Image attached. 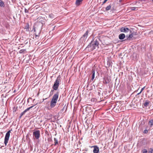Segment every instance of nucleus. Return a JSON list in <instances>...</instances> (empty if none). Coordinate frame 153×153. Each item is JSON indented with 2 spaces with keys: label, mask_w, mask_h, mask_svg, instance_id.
Wrapping results in <instances>:
<instances>
[{
  "label": "nucleus",
  "mask_w": 153,
  "mask_h": 153,
  "mask_svg": "<svg viewBox=\"0 0 153 153\" xmlns=\"http://www.w3.org/2000/svg\"><path fill=\"white\" fill-rule=\"evenodd\" d=\"M3 147H4V146H2L1 147V148H2Z\"/></svg>",
  "instance_id": "nucleus-33"
},
{
  "label": "nucleus",
  "mask_w": 153,
  "mask_h": 153,
  "mask_svg": "<svg viewBox=\"0 0 153 153\" xmlns=\"http://www.w3.org/2000/svg\"><path fill=\"white\" fill-rule=\"evenodd\" d=\"M125 35L124 33H121L120 34L119 36V38L120 39H123L125 38Z\"/></svg>",
  "instance_id": "nucleus-10"
},
{
  "label": "nucleus",
  "mask_w": 153,
  "mask_h": 153,
  "mask_svg": "<svg viewBox=\"0 0 153 153\" xmlns=\"http://www.w3.org/2000/svg\"><path fill=\"white\" fill-rule=\"evenodd\" d=\"M0 6L1 7H4L5 6L4 2L1 0H0Z\"/></svg>",
  "instance_id": "nucleus-16"
},
{
  "label": "nucleus",
  "mask_w": 153,
  "mask_h": 153,
  "mask_svg": "<svg viewBox=\"0 0 153 153\" xmlns=\"http://www.w3.org/2000/svg\"><path fill=\"white\" fill-rule=\"evenodd\" d=\"M10 130L8 131L7 132L5 135L4 142V144L5 146H7V143L8 142V141L9 140L10 136Z\"/></svg>",
  "instance_id": "nucleus-2"
},
{
  "label": "nucleus",
  "mask_w": 153,
  "mask_h": 153,
  "mask_svg": "<svg viewBox=\"0 0 153 153\" xmlns=\"http://www.w3.org/2000/svg\"><path fill=\"white\" fill-rule=\"evenodd\" d=\"M94 148L93 152L94 153H99V149L97 146H92Z\"/></svg>",
  "instance_id": "nucleus-6"
},
{
  "label": "nucleus",
  "mask_w": 153,
  "mask_h": 153,
  "mask_svg": "<svg viewBox=\"0 0 153 153\" xmlns=\"http://www.w3.org/2000/svg\"><path fill=\"white\" fill-rule=\"evenodd\" d=\"M67 109V106H66V110Z\"/></svg>",
  "instance_id": "nucleus-36"
},
{
  "label": "nucleus",
  "mask_w": 153,
  "mask_h": 153,
  "mask_svg": "<svg viewBox=\"0 0 153 153\" xmlns=\"http://www.w3.org/2000/svg\"><path fill=\"white\" fill-rule=\"evenodd\" d=\"M99 43L98 41L96 40L91 45V48L92 50H93L96 48H99Z\"/></svg>",
  "instance_id": "nucleus-1"
},
{
  "label": "nucleus",
  "mask_w": 153,
  "mask_h": 153,
  "mask_svg": "<svg viewBox=\"0 0 153 153\" xmlns=\"http://www.w3.org/2000/svg\"><path fill=\"white\" fill-rule=\"evenodd\" d=\"M149 151V153H153V149L151 148Z\"/></svg>",
  "instance_id": "nucleus-21"
},
{
  "label": "nucleus",
  "mask_w": 153,
  "mask_h": 153,
  "mask_svg": "<svg viewBox=\"0 0 153 153\" xmlns=\"http://www.w3.org/2000/svg\"><path fill=\"white\" fill-rule=\"evenodd\" d=\"M133 34L132 33H131L129 35L128 37V39L129 40L131 39L133 37Z\"/></svg>",
  "instance_id": "nucleus-18"
},
{
  "label": "nucleus",
  "mask_w": 153,
  "mask_h": 153,
  "mask_svg": "<svg viewBox=\"0 0 153 153\" xmlns=\"http://www.w3.org/2000/svg\"><path fill=\"white\" fill-rule=\"evenodd\" d=\"M111 8V5H109L107 6L105 8V10H109Z\"/></svg>",
  "instance_id": "nucleus-19"
},
{
  "label": "nucleus",
  "mask_w": 153,
  "mask_h": 153,
  "mask_svg": "<svg viewBox=\"0 0 153 153\" xmlns=\"http://www.w3.org/2000/svg\"><path fill=\"white\" fill-rule=\"evenodd\" d=\"M149 124L150 127L152 126L153 125V119L149 121Z\"/></svg>",
  "instance_id": "nucleus-14"
},
{
  "label": "nucleus",
  "mask_w": 153,
  "mask_h": 153,
  "mask_svg": "<svg viewBox=\"0 0 153 153\" xmlns=\"http://www.w3.org/2000/svg\"><path fill=\"white\" fill-rule=\"evenodd\" d=\"M49 16L50 18H53V15L51 14H50L49 15Z\"/></svg>",
  "instance_id": "nucleus-26"
},
{
  "label": "nucleus",
  "mask_w": 153,
  "mask_h": 153,
  "mask_svg": "<svg viewBox=\"0 0 153 153\" xmlns=\"http://www.w3.org/2000/svg\"><path fill=\"white\" fill-rule=\"evenodd\" d=\"M33 106H30V107L27 108V109H25V111H24L23 112H22L20 114V116H19V117L20 118H21L24 115V114L25 113L27 112V111H29L30 109H31V108H32L33 107Z\"/></svg>",
  "instance_id": "nucleus-5"
},
{
  "label": "nucleus",
  "mask_w": 153,
  "mask_h": 153,
  "mask_svg": "<svg viewBox=\"0 0 153 153\" xmlns=\"http://www.w3.org/2000/svg\"><path fill=\"white\" fill-rule=\"evenodd\" d=\"M35 36H36V38H37V37L38 36L36 34V35H35Z\"/></svg>",
  "instance_id": "nucleus-30"
},
{
  "label": "nucleus",
  "mask_w": 153,
  "mask_h": 153,
  "mask_svg": "<svg viewBox=\"0 0 153 153\" xmlns=\"http://www.w3.org/2000/svg\"><path fill=\"white\" fill-rule=\"evenodd\" d=\"M83 0H76V4L77 6L79 5L82 4Z\"/></svg>",
  "instance_id": "nucleus-12"
},
{
  "label": "nucleus",
  "mask_w": 153,
  "mask_h": 153,
  "mask_svg": "<svg viewBox=\"0 0 153 153\" xmlns=\"http://www.w3.org/2000/svg\"><path fill=\"white\" fill-rule=\"evenodd\" d=\"M145 87L144 86V87H143V88L142 89H141V91H140V92H142V91L145 89Z\"/></svg>",
  "instance_id": "nucleus-27"
},
{
  "label": "nucleus",
  "mask_w": 153,
  "mask_h": 153,
  "mask_svg": "<svg viewBox=\"0 0 153 153\" xmlns=\"http://www.w3.org/2000/svg\"><path fill=\"white\" fill-rule=\"evenodd\" d=\"M141 92H140H140H139V93H138L137 94V95H139V94H140Z\"/></svg>",
  "instance_id": "nucleus-31"
},
{
  "label": "nucleus",
  "mask_w": 153,
  "mask_h": 153,
  "mask_svg": "<svg viewBox=\"0 0 153 153\" xmlns=\"http://www.w3.org/2000/svg\"><path fill=\"white\" fill-rule=\"evenodd\" d=\"M107 0H105L103 2V4H104L107 1Z\"/></svg>",
  "instance_id": "nucleus-29"
},
{
  "label": "nucleus",
  "mask_w": 153,
  "mask_h": 153,
  "mask_svg": "<svg viewBox=\"0 0 153 153\" xmlns=\"http://www.w3.org/2000/svg\"><path fill=\"white\" fill-rule=\"evenodd\" d=\"M58 93H56V94H55L53 96L52 100H53L55 101H57V99L58 98Z\"/></svg>",
  "instance_id": "nucleus-9"
},
{
  "label": "nucleus",
  "mask_w": 153,
  "mask_h": 153,
  "mask_svg": "<svg viewBox=\"0 0 153 153\" xmlns=\"http://www.w3.org/2000/svg\"><path fill=\"white\" fill-rule=\"evenodd\" d=\"M53 90H52V91H51H51L53 92Z\"/></svg>",
  "instance_id": "nucleus-35"
},
{
  "label": "nucleus",
  "mask_w": 153,
  "mask_h": 153,
  "mask_svg": "<svg viewBox=\"0 0 153 153\" xmlns=\"http://www.w3.org/2000/svg\"><path fill=\"white\" fill-rule=\"evenodd\" d=\"M143 153H147V151L146 149H144L142 151Z\"/></svg>",
  "instance_id": "nucleus-22"
},
{
  "label": "nucleus",
  "mask_w": 153,
  "mask_h": 153,
  "mask_svg": "<svg viewBox=\"0 0 153 153\" xmlns=\"http://www.w3.org/2000/svg\"><path fill=\"white\" fill-rule=\"evenodd\" d=\"M25 51V50H23V49H21V50L19 51V52L20 53H23V52H24Z\"/></svg>",
  "instance_id": "nucleus-24"
},
{
  "label": "nucleus",
  "mask_w": 153,
  "mask_h": 153,
  "mask_svg": "<svg viewBox=\"0 0 153 153\" xmlns=\"http://www.w3.org/2000/svg\"><path fill=\"white\" fill-rule=\"evenodd\" d=\"M56 102L57 101L51 100V108H53L56 105Z\"/></svg>",
  "instance_id": "nucleus-8"
},
{
  "label": "nucleus",
  "mask_w": 153,
  "mask_h": 153,
  "mask_svg": "<svg viewBox=\"0 0 153 153\" xmlns=\"http://www.w3.org/2000/svg\"><path fill=\"white\" fill-rule=\"evenodd\" d=\"M141 92H140H140H139V93H138L137 94V95H139V94H140Z\"/></svg>",
  "instance_id": "nucleus-32"
},
{
  "label": "nucleus",
  "mask_w": 153,
  "mask_h": 153,
  "mask_svg": "<svg viewBox=\"0 0 153 153\" xmlns=\"http://www.w3.org/2000/svg\"><path fill=\"white\" fill-rule=\"evenodd\" d=\"M25 13H28L29 12L28 10L26 9H25Z\"/></svg>",
  "instance_id": "nucleus-25"
},
{
  "label": "nucleus",
  "mask_w": 153,
  "mask_h": 153,
  "mask_svg": "<svg viewBox=\"0 0 153 153\" xmlns=\"http://www.w3.org/2000/svg\"><path fill=\"white\" fill-rule=\"evenodd\" d=\"M60 79L57 78L56 80L53 85V88L55 90H56L59 87Z\"/></svg>",
  "instance_id": "nucleus-3"
},
{
  "label": "nucleus",
  "mask_w": 153,
  "mask_h": 153,
  "mask_svg": "<svg viewBox=\"0 0 153 153\" xmlns=\"http://www.w3.org/2000/svg\"><path fill=\"white\" fill-rule=\"evenodd\" d=\"M54 145L55 146L57 145L58 143V141L57 139L56 138H54Z\"/></svg>",
  "instance_id": "nucleus-17"
},
{
  "label": "nucleus",
  "mask_w": 153,
  "mask_h": 153,
  "mask_svg": "<svg viewBox=\"0 0 153 153\" xmlns=\"http://www.w3.org/2000/svg\"><path fill=\"white\" fill-rule=\"evenodd\" d=\"M34 32H35V30H36L35 29H34Z\"/></svg>",
  "instance_id": "nucleus-34"
},
{
  "label": "nucleus",
  "mask_w": 153,
  "mask_h": 153,
  "mask_svg": "<svg viewBox=\"0 0 153 153\" xmlns=\"http://www.w3.org/2000/svg\"><path fill=\"white\" fill-rule=\"evenodd\" d=\"M52 116V114H49V115L48 117V120H50L51 118V117Z\"/></svg>",
  "instance_id": "nucleus-23"
},
{
  "label": "nucleus",
  "mask_w": 153,
  "mask_h": 153,
  "mask_svg": "<svg viewBox=\"0 0 153 153\" xmlns=\"http://www.w3.org/2000/svg\"><path fill=\"white\" fill-rule=\"evenodd\" d=\"M131 10H133V11L135 10H137V8L136 7H131Z\"/></svg>",
  "instance_id": "nucleus-20"
},
{
  "label": "nucleus",
  "mask_w": 153,
  "mask_h": 153,
  "mask_svg": "<svg viewBox=\"0 0 153 153\" xmlns=\"http://www.w3.org/2000/svg\"><path fill=\"white\" fill-rule=\"evenodd\" d=\"M88 30L87 31H86L85 33L83 35V36L82 37V38H83L84 39L85 38V39H86L88 36Z\"/></svg>",
  "instance_id": "nucleus-11"
},
{
  "label": "nucleus",
  "mask_w": 153,
  "mask_h": 153,
  "mask_svg": "<svg viewBox=\"0 0 153 153\" xmlns=\"http://www.w3.org/2000/svg\"><path fill=\"white\" fill-rule=\"evenodd\" d=\"M129 30V29L127 27H122L120 29V31L122 32L126 33Z\"/></svg>",
  "instance_id": "nucleus-7"
},
{
  "label": "nucleus",
  "mask_w": 153,
  "mask_h": 153,
  "mask_svg": "<svg viewBox=\"0 0 153 153\" xmlns=\"http://www.w3.org/2000/svg\"><path fill=\"white\" fill-rule=\"evenodd\" d=\"M33 135L36 139H38L40 137V132L39 130H36L33 132Z\"/></svg>",
  "instance_id": "nucleus-4"
},
{
  "label": "nucleus",
  "mask_w": 153,
  "mask_h": 153,
  "mask_svg": "<svg viewBox=\"0 0 153 153\" xmlns=\"http://www.w3.org/2000/svg\"><path fill=\"white\" fill-rule=\"evenodd\" d=\"M149 102L148 100H146L144 104V105L145 107H147L148 106L149 104Z\"/></svg>",
  "instance_id": "nucleus-15"
},
{
  "label": "nucleus",
  "mask_w": 153,
  "mask_h": 153,
  "mask_svg": "<svg viewBox=\"0 0 153 153\" xmlns=\"http://www.w3.org/2000/svg\"><path fill=\"white\" fill-rule=\"evenodd\" d=\"M92 77L91 78V80H93L94 79L95 75V71L94 70H92Z\"/></svg>",
  "instance_id": "nucleus-13"
},
{
  "label": "nucleus",
  "mask_w": 153,
  "mask_h": 153,
  "mask_svg": "<svg viewBox=\"0 0 153 153\" xmlns=\"http://www.w3.org/2000/svg\"><path fill=\"white\" fill-rule=\"evenodd\" d=\"M148 132V131L146 130H145L144 131V133H147Z\"/></svg>",
  "instance_id": "nucleus-28"
}]
</instances>
